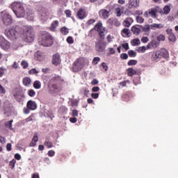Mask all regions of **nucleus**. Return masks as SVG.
<instances>
[{"label": "nucleus", "instance_id": "1", "mask_svg": "<svg viewBox=\"0 0 178 178\" xmlns=\"http://www.w3.org/2000/svg\"><path fill=\"white\" fill-rule=\"evenodd\" d=\"M105 30H106V28H103L102 22H99L95 24L94 28L89 31L88 37L89 38H95L97 31L100 41H104V40H105Z\"/></svg>", "mask_w": 178, "mask_h": 178}, {"label": "nucleus", "instance_id": "2", "mask_svg": "<svg viewBox=\"0 0 178 178\" xmlns=\"http://www.w3.org/2000/svg\"><path fill=\"white\" fill-rule=\"evenodd\" d=\"M22 35L26 42H33L35 38L34 28L30 26H24Z\"/></svg>", "mask_w": 178, "mask_h": 178}, {"label": "nucleus", "instance_id": "3", "mask_svg": "<svg viewBox=\"0 0 178 178\" xmlns=\"http://www.w3.org/2000/svg\"><path fill=\"white\" fill-rule=\"evenodd\" d=\"M22 31V28L19 26H16L15 27H11L6 29L5 34L8 38H10V40H17V37L20 35Z\"/></svg>", "mask_w": 178, "mask_h": 178}, {"label": "nucleus", "instance_id": "4", "mask_svg": "<svg viewBox=\"0 0 178 178\" xmlns=\"http://www.w3.org/2000/svg\"><path fill=\"white\" fill-rule=\"evenodd\" d=\"M11 9H13V13L15 16L17 17H24V15H26V11H24V7L23 4L20 2H13L11 5Z\"/></svg>", "mask_w": 178, "mask_h": 178}, {"label": "nucleus", "instance_id": "5", "mask_svg": "<svg viewBox=\"0 0 178 178\" xmlns=\"http://www.w3.org/2000/svg\"><path fill=\"white\" fill-rule=\"evenodd\" d=\"M54 44V38L49 33L44 32L39 39V45L42 47H51Z\"/></svg>", "mask_w": 178, "mask_h": 178}, {"label": "nucleus", "instance_id": "6", "mask_svg": "<svg viewBox=\"0 0 178 178\" xmlns=\"http://www.w3.org/2000/svg\"><path fill=\"white\" fill-rule=\"evenodd\" d=\"M86 65V60L84 58H79L76 60L72 65V72L74 73H77V72H80L84 67Z\"/></svg>", "mask_w": 178, "mask_h": 178}, {"label": "nucleus", "instance_id": "7", "mask_svg": "<svg viewBox=\"0 0 178 178\" xmlns=\"http://www.w3.org/2000/svg\"><path fill=\"white\" fill-rule=\"evenodd\" d=\"M156 13H162V9L159 6H156L149 9L143 14L144 17L148 18L149 16L153 19H156Z\"/></svg>", "mask_w": 178, "mask_h": 178}, {"label": "nucleus", "instance_id": "8", "mask_svg": "<svg viewBox=\"0 0 178 178\" xmlns=\"http://www.w3.org/2000/svg\"><path fill=\"white\" fill-rule=\"evenodd\" d=\"M1 13H2L1 19L4 26H10V24H12V23L13 22V19L12 18V15H10L9 13L6 11H3L1 12Z\"/></svg>", "mask_w": 178, "mask_h": 178}, {"label": "nucleus", "instance_id": "9", "mask_svg": "<svg viewBox=\"0 0 178 178\" xmlns=\"http://www.w3.org/2000/svg\"><path fill=\"white\" fill-rule=\"evenodd\" d=\"M106 42L99 39L98 42L95 43L96 51H97V52H104L106 49Z\"/></svg>", "mask_w": 178, "mask_h": 178}, {"label": "nucleus", "instance_id": "10", "mask_svg": "<svg viewBox=\"0 0 178 178\" xmlns=\"http://www.w3.org/2000/svg\"><path fill=\"white\" fill-rule=\"evenodd\" d=\"M0 47L2 49H4V51H8V49H10V42L6 40L3 37L0 36Z\"/></svg>", "mask_w": 178, "mask_h": 178}, {"label": "nucleus", "instance_id": "11", "mask_svg": "<svg viewBox=\"0 0 178 178\" xmlns=\"http://www.w3.org/2000/svg\"><path fill=\"white\" fill-rule=\"evenodd\" d=\"M60 56L58 54H54L52 58V63L54 65V66H58V65H60Z\"/></svg>", "mask_w": 178, "mask_h": 178}, {"label": "nucleus", "instance_id": "12", "mask_svg": "<svg viewBox=\"0 0 178 178\" xmlns=\"http://www.w3.org/2000/svg\"><path fill=\"white\" fill-rule=\"evenodd\" d=\"M76 15L77 17L81 20H83V19H86V17H87V13H86V10L84 8H79Z\"/></svg>", "mask_w": 178, "mask_h": 178}, {"label": "nucleus", "instance_id": "13", "mask_svg": "<svg viewBox=\"0 0 178 178\" xmlns=\"http://www.w3.org/2000/svg\"><path fill=\"white\" fill-rule=\"evenodd\" d=\"M107 23L111 26H115V27H119V26H120V22H119V20H118L116 18L108 19Z\"/></svg>", "mask_w": 178, "mask_h": 178}, {"label": "nucleus", "instance_id": "14", "mask_svg": "<svg viewBox=\"0 0 178 178\" xmlns=\"http://www.w3.org/2000/svg\"><path fill=\"white\" fill-rule=\"evenodd\" d=\"M26 106L27 108L30 109L31 111H35V108H37V103L32 100H29L26 104Z\"/></svg>", "mask_w": 178, "mask_h": 178}, {"label": "nucleus", "instance_id": "15", "mask_svg": "<svg viewBox=\"0 0 178 178\" xmlns=\"http://www.w3.org/2000/svg\"><path fill=\"white\" fill-rule=\"evenodd\" d=\"M139 6L138 0H130L128 3V9H133V8H138Z\"/></svg>", "mask_w": 178, "mask_h": 178}, {"label": "nucleus", "instance_id": "16", "mask_svg": "<svg viewBox=\"0 0 178 178\" xmlns=\"http://www.w3.org/2000/svg\"><path fill=\"white\" fill-rule=\"evenodd\" d=\"M152 60H158V59L161 58V51H156L153 52L152 56H151Z\"/></svg>", "mask_w": 178, "mask_h": 178}, {"label": "nucleus", "instance_id": "17", "mask_svg": "<svg viewBox=\"0 0 178 178\" xmlns=\"http://www.w3.org/2000/svg\"><path fill=\"white\" fill-rule=\"evenodd\" d=\"M99 15L103 17V19H108L109 17V11L105 9L100 10Z\"/></svg>", "mask_w": 178, "mask_h": 178}, {"label": "nucleus", "instance_id": "18", "mask_svg": "<svg viewBox=\"0 0 178 178\" xmlns=\"http://www.w3.org/2000/svg\"><path fill=\"white\" fill-rule=\"evenodd\" d=\"M134 20L131 17H127L124 22H123V26L124 27H130L131 26V23H133Z\"/></svg>", "mask_w": 178, "mask_h": 178}, {"label": "nucleus", "instance_id": "19", "mask_svg": "<svg viewBox=\"0 0 178 178\" xmlns=\"http://www.w3.org/2000/svg\"><path fill=\"white\" fill-rule=\"evenodd\" d=\"M157 47H158V42L156 40H152L147 46V49H154Z\"/></svg>", "mask_w": 178, "mask_h": 178}, {"label": "nucleus", "instance_id": "20", "mask_svg": "<svg viewBox=\"0 0 178 178\" xmlns=\"http://www.w3.org/2000/svg\"><path fill=\"white\" fill-rule=\"evenodd\" d=\"M58 26H59V21L55 20L51 23L49 30L55 32L56 31V27H58Z\"/></svg>", "mask_w": 178, "mask_h": 178}, {"label": "nucleus", "instance_id": "21", "mask_svg": "<svg viewBox=\"0 0 178 178\" xmlns=\"http://www.w3.org/2000/svg\"><path fill=\"white\" fill-rule=\"evenodd\" d=\"M161 58H164V59H168L169 58V51L166 49H161L160 51Z\"/></svg>", "mask_w": 178, "mask_h": 178}, {"label": "nucleus", "instance_id": "22", "mask_svg": "<svg viewBox=\"0 0 178 178\" xmlns=\"http://www.w3.org/2000/svg\"><path fill=\"white\" fill-rule=\"evenodd\" d=\"M36 143H38V134H35L33 138H32V142L30 143L31 147H35L37 145Z\"/></svg>", "mask_w": 178, "mask_h": 178}, {"label": "nucleus", "instance_id": "23", "mask_svg": "<svg viewBox=\"0 0 178 178\" xmlns=\"http://www.w3.org/2000/svg\"><path fill=\"white\" fill-rule=\"evenodd\" d=\"M26 15L28 20H34V11L33 10H28Z\"/></svg>", "mask_w": 178, "mask_h": 178}, {"label": "nucleus", "instance_id": "24", "mask_svg": "<svg viewBox=\"0 0 178 178\" xmlns=\"http://www.w3.org/2000/svg\"><path fill=\"white\" fill-rule=\"evenodd\" d=\"M121 34L122 37H130V29L127 28H124L122 30Z\"/></svg>", "mask_w": 178, "mask_h": 178}, {"label": "nucleus", "instance_id": "25", "mask_svg": "<svg viewBox=\"0 0 178 178\" xmlns=\"http://www.w3.org/2000/svg\"><path fill=\"white\" fill-rule=\"evenodd\" d=\"M150 29L152 30H156V29H163V25H162V24H152L150 25Z\"/></svg>", "mask_w": 178, "mask_h": 178}, {"label": "nucleus", "instance_id": "26", "mask_svg": "<svg viewBox=\"0 0 178 178\" xmlns=\"http://www.w3.org/2000/svg\"><path fill=\"white\" fill-rule=\"evenodd\" d=\"M134 74H136V71L134 70V69L131 67L127 69V76H129V77H133Z\"/></svg>", "mask_w": 178, "mask_h": 178}, {"label": "nucleus", "instance_id": "27", "mask_svg": "<svg viewBox=\"0 0 178 178\" xmlns=\"http://www.w3.org/2000/svg\"><path fill=\"white\" fill-rule=\"evenodd\" d=\"M131 31L134 34L138 35V34H140V33H141V29H140L139 28H137L136 26H132Z\"/></svg>", "mask_w": 178, "mask_h": 178}, {"label": "nucleus", "instance_id": "28", "mask_svg": "<svg viewBox=\"0 0 178 178\" xmlns=\"http://www.w3.org/2000/svg\"><path fill=\"white\" fill-rule=\"evenodd\" d=\"M23 84H24V86H26V87H29V85L31 84V79H30L29 77L24 78Z\"/></svg>", "mask_w": 178, "mask_h": 178}, {"label": "nucleus", "instance_id": "29", "mask_svg": "<svg viewBox=\"0 0 178 178\" xmlns=\"http://www.w3.org/2000/svg\"><path fill=\"white\" fill-rule=\"evenodd\" d=\"M60 31L63 35H67V34H69V29L66 26L62 27L60 29Z\"/></svg>", "mask_w": 178, "mask_h": 178}, {"label": "nucleus", "instance_id": "30", "mask_svg": "<svg viewBox=\"0 0 178 178\" xmlns=\"http://www.w3.org/2000/svg\"><path fill=\"white\" fill-rule=\"evenodd\" d=\"M33 87L35 88V90H40V88H41V81H35L33 82Z\"/></svg>", "mask_w": 178, "mask_h": 178}, {"label": "nucleus", "instance_id": "31", "mask_svg": "<svg viewBox=\"0 0 178 178\" xmlns=\"http://www.w3.org/2000/svg\"><path fill=\"white\" fill-rule=\"evenodd\" d=\"M140 44H141V42L138 38L134 39L131 41V45H133V47H136V45H140Z\"/></svg>", "mask_w": 178, "mask_h": 178}, {"label": "nucleus", "instance_id": "32", "mask_svg": "<svg viewBox=\"0 0 178 178\" xmlns=\"http://www.w3.org/2000/svg\"><path fill=\"white\" fill-rule=\"evenodd\" d=\"M128 55L130 58H136V56H137V52L134 50H129L128 51Z\"/></svg>", "mask_w": 178, "mask_h": 178}, {"label": "nucleus", "instance_id": "33", "mask_svg": "<svg viewBox=\"0 0 178 178\" xmlns=\"http://www.w3.org/2000/svg\"><path fill=\"white\" fill-rule=\"evenodd\" d=\"M168 40L172 42H176V35H175L173 33H171L168 35Z\"/></svg>", "mask_w": 178, "mask_h": 178}, {"label": "nucleus", "instance_id": "34", "mask_svg": "<svg viewBox=\"0 0 178 178\" xmlns=\"http://www.w3.org/2000/svg\"><path fill=\"white\" fill-rule=\"evenodd\" d=\"M12 123H13V120H10L8 122H5L6 127H8L10 130H12Z\"/></svg>", "mask_w": 178, "mask_h": 178}, {"label": "nucleus", "instance_id": "35", "mask_svg": "<svg viewBox=\"0 0 178 178\" xmlns=\"http://www.w3.org/2000/svg\"><path fill=\"white\" fill-rule=\"evenodd\" d=\"M115 13L118 17H120L122 16V8L120 7L115 8Z\"/></svg>", "mask_w": 178, "mask_h": 178}, {"label": "nucleus", "instance_id": "36", "mask_svg": "<svg viewBox=\"0 0 178 178\" xmlns=\"http://www.w3.org/2000/svg\"><path fill=\"white\" fill-rule=\"evenodd\" d=\"M163 12H164V15H169L170 12V7L169 6H165L163 8Z\"/></svg>", "mask_w": 178, "mask_h": 178}, {"label": "nucleus", "instance_id": "37", "mask_svg": "<svg viewBox=\"0 0 178 178\" xmlns=\"http://www.w3.org/2000/svg\"><path fill=\"white\" fill-rule=\"evenodd\" d=\"M138 63L137 60H130L128 63L127 65L128 66H134Z\"/></svg>", "mask_w": 178, "mask_h": 178}, {"label": "nucleus", "instance_id": "38", "mask_svg": "<svg viewBox=\"0 0 178 178\" xmlns=\"http://www.w3.org/2000/svg\"><path fill=\"white\" fill-rule=\"evenodd\" d=\"M101 58L99 57H95L92 60V65H98V62H100Z\"/></svg>", "mask_w": 178, "mask_h": 178}, {"label": "nucleus", "instance_id": "39", "mask_svg": "<svg viewBox=\"0 0 178 178\" xmlns=\"http://www.w3.org/2000/svg\"><path fill=\"white\" fill-rule=\"evenodd\" d=\"M120 58L124 60H126L129 59V55H127V54H126V53H122L120 54Z\"/></svg>", "mask_w": 178, "mask_h": 178}, {"label": "nucleus", "instance_id": "40", "mask_svg": "<svg viewBox=\"0 0 178 178\" xmlns=\"http://www.w3.org/2000/svg\"><path fill=\"white\" fill-rule=\"evenodd\" d=\"M21 65L22 66L23 69H27V67H29V63L25 60H22Z\"/></svg>", "mask_w": 178, "mask_h": 178}, {"label": "nucleus", "instance_id": "41", "mask_svg": "<svg viewBox=\"0 0 178 178\" xmlns=\"http://www.w3.org/2000/svg\"><path fill=\"white\" fill-rule=\"evenodd\" d=\"M5 72H6V68L3 67H0V77H3V74H5Z\"/></svg>", "mask_w": 178, "mask_h": 178}, {"label": "nucleus", "instance_id": "42", "mask_svg": "<svg viewBox=\"0 0 178 178\" xmlns=\"http://www.w3.org/2000/svg\"><path fill=\"white\" fill-rule=\"evenodd\" d=\"M122 98L123 101H129V99H130V96L129 95V94L125 93L122 95Z\"/></svg>", "mask_w": 178, "mask_h": 178}, {"label": "nucleus", "instance_id": "43", "mask_svg": "<svg viewBox=\"0 0 178 178\" xmlns=\"http://www.w3.org/2000/svg\"><path fill=\"white\" fill-rule=\"evenodd\" d=\"M143 31H145V33H148V31H149V30H151V26L149 25H145L143 28Z\"/></svg>", "mask_w": 178, "mask_h": 178}, {"label": "nucleus", "instance_id": "44", "mask_svg": "<svg viewBox=\"0 0 178 178\" xmlns=\"http://www.w3.org/2000/svg\"><path fill=\"white\" fill-rule=\"evenodd\" d=\"M28 95H29V97H35V91H34V90L33 89H30L28 91Z\"/></svg>", "mask_w": 178, "mask_h": 178}, {"label": "nucleus", "instance_id": "45", "mask_svg": "<svg viewBox=\"0 0 178 178\" xmlns=\"http://www.w3.org/2000/svg\"><path fill=\"white\" fill-rule=\"evenodd\" d=\"M44 145H47V148H52V147H54L52 143L49 140H45Z\"/></svg>", "mask_w": 178, "mask_h": 178}, {"label": "nucleus", "instance_id": "46", "mask_svg": "<svg viewBox=\"0 0 178 178\" xmlns=\"http://www.w3.org/2000/svg\"><path fill=\"white\" fill-rule=\"evenodd\" d=\"M29 74H38V71L35 68H32L29 71Z\"/></svg>", "mask_w": 178, "mask_h": 178}, {"label": "nucleus", "instance_id": "47", "mask_svg": "<svg viewBox=\"0 0 178 178\" xmlns=\"http://www.w3.org/2000/svg\"><path fill=\"white\" fill-rule=\"evenodd\" d=\"M15 164H16V160L13 159L11 161H10L9 166L11 169H13V168H15Z\"/></svg>", "mask_w": 178, "mask_h": 178}, {"label": "nucleus", "instance_id": "48", "mask_svg": "<svg viewBox=\"0 0 178 178\" xmlns=\"http://www.w3.org/2000/svg\"><path fill=\"white\" fill-rule=\"evenodd\" d=\"M157 41H165V36L162 34L159 35L156 38Z\"/></svg>", "mask_w": 178, "mask_h": 178}, {"label": "nucleus", "instance_id": "49", "mask_svg": "<svg viewBox=\"0 0 178 178\" xmlns=\"http://www.w3.org/2000/svg\"><path fill=\"white\" fill-rule=\"evenodd\" d=\"M14 97L17 102H20L23 96L22 95H15Z\"/></svg>", "mask_w": 178, "mask_h": 178}, {"label": "nucleus", "instance_id": "50", "mask_svg": "<svg viewBox=\"0 0 178 178\" xmlns=\"http://www.w3.org/2000/svg\"><path fill=\"white\" fill-rule=\"evenodd\" d=\"M146 48L145 46H143V47H138V52H142L143 54H144V52H145L146 51Z\"/></svg>", "mask_w": 178, "mask_h": 178}, {"label": "nucleus", "instance_id": "51", "mask_svg": "<svg viewBox=\"0 0 178 178\" xmlns=\"http://www.w3.org/2000/svg\"><path fill=\"white\" fill-rule=\"evenodd\" d=\"M136 22L138 23H144V18H143V17L138 16L136 17Z\"/></svg>", "mask_w": 178, "mask_h": 178}, {"label": "nucleus", "instance_id": "52", "mask_svg": "<svg viewBox=\"0 0 178 178\" xmlns=\"http://www.w3.org/2000/svg\"><path fill=\"white\" fill-rule=\"evenodd\" d=\"M96 20L95 19H90L86 24H88V26H91V24H94V23H95Z\"/></svg>", "mask_w": 178, "mask_h": 178}, {"label": "nucleus", "instance_id": "53", "mask_svg": "<svg viewBox=\"0 0 178 178\" xmlns=\"http://www.w3.org/2000/svg\"><path fill=\"white\" fill-rule=\"evenodd\" d=\"M89 95H90V90H88V88H85L83 89V95H85L86 97H88Z\"/></svg>", "mask_w": 178, "mask_h": 178}, {"label": "nucleus", "instance_id": "54", "mask_svg": "<svg viewBox=\"0 0 178 178\" xmlns=\"http://www.w3.org/2000/svg\"><path fill=\"white\" fill-rule=\"evenodd\" d=\"M67 42H68V44H73V42H74V40H73V38L72 36H69L67 38Z\"/></svg>", "mask_w": 178, "mask_h": 178}, {"label": "nucleus", "instance_id": "55", "mask_svg": "<svg viewBox=\"0 0 178 178\" xmlns=\"http://www.w3.org/2000/svg\"><path fill=\"white\" fill-rule=\"evenodd\" d=\"M71 106H79V101H77V100H72L71 102Z\"/></svg>", "mask_w": 178, "mask_h": 178}, {"label": "nucleus", "instance_id": "56", "mask_svg": "<svg viewBox=\"0 0 178 178\" xmlns=\"http://www.w3.org/2000/svg\"><path fill=\"white\" fill-rule=\"evenodd\" d=\"M58 80H59V77L54 76L53 79L50 80V83H58Z\"/></svg>", "mask_w": 178, "mask_h": 178}, {"label": "nucleus", "instance_id": "57", "mask_svg": "<svg viewBox=\"0 0 178 178\" xmlns=\"http://www.w3.org/2000/svg\"><path fill=\"white\" fill-rule=\"evenodd\" d=\"M122 47L124 48V49H125V51H127L129 49V43H122Z\"/></svg>", "mask_w": 178, "mask_h": 178}, {"label": "nucleus", "instance_id": "58", "mask_svg": "<svg viewBox=\"0 0 178 178\" xmlns=\"http://www.w3.org/2000/svg\"><path fill=\"white\" fill-rule=\"evenodd\" d=\"M6 92V90H5V88L2 86L0 83V94H5Z\"/></svg>", "mask_w": 178, "mask_h": 178}, {"label": "nucleus", "instance_id": "59", "mask_svg": "<svg viewBox=\"0 0 178 178\" xmlns=\"http://www.w3.org/2000/svg\"><path fill=\"white\" fill-rule=\"evenodd\" d=\"M72 116L74 118H76V117L79 116V111H77V110H72Z\"/></svg>", "mask_w": 178, "mask_h": 178}, {"label": "nucleus", "instance_id": "60", "mask_svg": "<svg viewBox=\"0 0 178 178\" xmlns=\"http://www.w3.org/2000/svg\"><path fill=\"white\" fill-rule=\"evenodd\" d=\"M65 13L67 17H70L72 16V11H70V10H66L65 11Z\"/></svg>", "mask_w": 178, "mask_h": 178}, {"label": "nucleus", "instance_id": "61", "mask_svg": "<svg viewBox=\"0 0 178 178\" xmlns=\"http://www.w3.org/2000/svg\"><path fill=\"white\" fill-rule=\"evenodd\" d=\"M47 155L50 157L54 156L55 155V151L54 150H49L47 153Z\"/></svg>", "mask_w": 178, "mask_h": 178}, {"label": "nucleus", "instance_id": "62", "mask_svg": "<svg viewBox=\"0 0 178 178\" xmlns=\"http://www.w3.org/2000/svg\"><path fill=\"white\" fill-rule=\"evenodd\" d=\"M51 87L53 89H54L55 91H56V90H59V86L58 85V83L52 84Z\"/></svg>", "mask_w": 178, "mask_h": 178}, {"label": "nucleus", "instance_id": "63", "mask_svg": "<svg viewBox=\"0 0 178 178\" xmlns=\"http://www.w3.org/2000/svg\"><path fill=\"white\" fill-rule=\"evenodd\" d=\"M102 67L106 72L108 70V66L106 65V63H102Z\"/></svg>", "mask_w": 178, "mask_h": 178}, {"label": "nucleus", "instance_id": "64", "mask_svg": "<svg viewBox=\"0 0 178 178\" xmlns=\"http://www.w3.org/2000/svg\"><path fill=\"white\" fill-rule=\"evenodd\" d=\"M92 92H98V91H99V87H98V86H94V87L92 88Z\"/></svg>", "mask_w": 178, "mask_h": 178}]
</instances>
